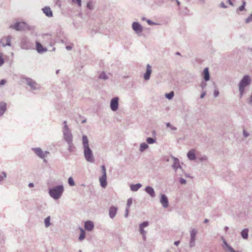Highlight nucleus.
<instances>
[{
    "mask_svg": "<svg viewBox=\"0 0 252 252\" xmlns=\"http://www.w3.org/2000/svg\"><path fill=\"white\" fill-rule=\"evenodd\" d=\"M82 145L83 153L85 159L89 162L93 163L95 161L94 157L92 150L89 147V139L85 135L82 136Z\"/></svg>",
    "mask_w": 252,
    "mask_h": 252,
    "instance_id": "nucleus-1",
    "label": "nucleus"
},
{
    "mask_svg": "<svg viewBox=\"0 0 252 252\" xmlns=\"http://www.w3.org/2000/svg\"><path fill=\"white\" fill-rule=\"evenodd\" d=\"M64 191L63 185H58L49 189V195L55 200L61 197Z\"/></svg>",
    "mask_w": 252,
    "mask_h": 252,
    "instance_id": "nucleus-2",
    "label": "nucleus"
},
{
    "mask_svg": "<svg viewBox=\"0 0 252 252\" xmlns=\"http://www.w3.org/2000/svg\"><path fill=\"white\" fill-rule=\"evenodd\" d=\"M251 78L249 75H246L243 76L239 83V91L240 97H242L245 92V88L250 85Z\"/></svg>",
    "mask_w": 252,
    "mask_h": 252,
    "instance_id": "nucleus-3",
    "label": "nucleus"
},
{
    "mask_svg": "<svg viewBox=\"0 0 252 252\" xmlns=\"http://www.w3.org/2000/svg\"><path fill=\"white\" fill-rule=\"evenodd\" d=\"M9 28L18 31H24L27 29L30 30L31 29V27L24 22H17L13 25H10Z\"/></svg>",
    "mask_w": 252,
    "mask_h": 252,
    "instance_id": "nucleus-4",
    "label": "nucleus"
},
{
    "mask_svg": "<svg viewBox=\"0 0 252 252\" xmlns=\"http://www.w3.org/2000/svg\"><path fill=\"white\" fill-rule=\"evenodd\" d=\"M20 47L24 50L31 49L33 47V43L29 38L25 36L21 39Z\"/></svg>",
    "mask_w": 252,
    "mask_h": 252,
    "instance_id": "nucleus-5",
    "label": "nucleus"
},
{
    "mask_svg": "<svg viewBox=\"0 0 252 252\" xmlns=\"http://www.w3.org/2000/svg\"><path fill=\"white\" fill-rule=\"evenodd\" d=\"M63 132L64 140L66 141V142H69L70 144L71 141H73V136L68 126L67 125H65L64 126Z\"/></svg>",
    "mask_w": 252,
    "mask_h": 252,
    "instance_id": "nucleus-6",
    "label": "nucleus"
},
{
    "mask_svg": "<svg viewBox=\"0 0 252 252\" xmlns=\"http://www.w3.org/2000/svg\"><path fill=\"white\" fill-rule=\"evenodd\" d=\"M25 83L29 86L30 87L31 89L32 90H37L40 88V86L39 84H37L35 81L33 80L32 79L30 78H25Z\"/></svg>",
    "mask_w": 252,
    "mask_h": 252,
    "instance_id": "nucleus-7",
    "label": "nucleus"
},
{
    "mask_svg": "<svg viewBox=\"0 0 252 252\" xmlns=\"http://www.w3.org/2000/svg\"><path fill=\"white\" fill-rule=\"evenodd\" d=\"M197 231L195 229H192L190 231V240L189 245L190 248H192L195 245V239L197 234Z\"/></svg>",
    "mask_w": 252,
    "mask_h": 252,
    "instance_id": "nucleus-8",
    "label": "nucleus"
},
{
    "mask_svg": "<svg viewBox=\"0 0 252 252\" xmlns=\"http://www.w3.org/2000/svg\"><path fill=\"white\" fill-rule=\"evenodd\" d=\"M12 38V36L11 35L4 36L1 38L0 40V42L2 45V47H5L6 46H11V40Z\"/></svg>",
    "mask_w": 252,
    "mask_h": 252,
    "instance_id": "nucleus-9",
    "label": "nucleus"
},
{
    "mask_svg": "<svg viewBox=\"0 0 252 252\" xmlns=\"http://www.w3.org/2000/svg\"><path fill=\"white\" fill-rule=\"evenodd\" d=\"M119 100L118 97H113L110 101V108L113 111H116L118 109L119 106Z\"/></svg>",
    "mask_w": 252,
    "mask_h": 252,
    "instance_id": "nucleus-10",
    "label": "nucleus"
},
{
    "mask_svg": "<svg viewBox=\"0 0 252 252\" xmlns=\"http://www.w3.org/2000/svg\"><path fill=\"white\" fill-rule=\"evenodd\" d=\"M132 29L137 34H140L143 32L142 26L137 22H134L132 24Z\"/></svg>",
    "mask_w": 252,
    "mask_h": 252,
    "instance_id": "nucleus-11",
    "label": "nucleus"
},
{
    "mask_svg": "<svg viewBox=\"0 0 252 252\" xmlns=\"http://www.w3.org/2000/svg\"><path fill=\"white\" fill-rule=\"evenodd\" d=\"M160 203L161 204L162 207L164 208H167L168 207L169 201L167 197L164 194H160Z\"/></svg>",
    "mask_w": 252,
    "mask_h": 252,
    "instance_id": "nucleus-12",
    "label": "nucleus"
},
{
    "mask_svg": "<svg viewBox=\"0 0 252 252\" xmlns=\"http://www.w3.org/2000/svg\"><path fill=\"white\" fill-rule=\"evenodd\" d=\"M32 150L38 157L41 158H44L47 154H49L48 152H43L42 149L40 148H32Z\"/></svg>",
    "mask_w": 252,
    "mask_h": 252,
    "instance_id": "nucleus-13",
    "label": "nucleus"
},
{
    "mask_svg": "<svg viewBox=\"0 0 252 252\" xmlns=\"http://www.w3.org/2000/svg\"><path fill=\"white\" fill-rule=\"evenodd\" d=\"M172 157V158L173 159V160H174V163L172 165V167L175 170V171L176 172L177 171V170L179 168V169H181V166H180V161H179V160L176 158H175L173 156H171Z\"/></svg>",
    "mask_w": 252,
    "mask_h": 252,
    "instance_id": "nucleus-14",
    "label": "nucleus"
},
{
    "mask_svg": "<svg viewBox=\"0 0 252 252\" xmlns=\"http://www.w3.org/2000/svg\"><path fill=\"white\" fill-rule=\"evenodd\" d=\"M36 49L38 53L41 54L47 51L46 48L43 46L38 41H36Z\"/></svg>",
    "mask_w": 252,
    "mask_h": 252,
    "instance_id": "nucleus-15",
    "label": "nucleus"
},
{
    "mask_svg": "<svg viewBox=\"0 0 252 252\" xmlns=\"http://www.w3.org/2000/svg\"><path fill=\"white\" fill-rule=\"evenodd\" d=\"M151 72V66L149 64H148L147 65L146 71L144 74V78L145 80H148L150 79Z\"/></svg>",
    "mask_w": 252,
    "mask_h": 252,
    "instance_id": "nucleus-16",
    "label": "nucleus"
},
{
    "mask_svg": "<svg viewBox=\"0 0 252 252\" xmlns=\"http://www.w3.org/2000/svg\"><path fill=\"white\" fill-rule=\"evenodd\" d=\"M118 211V208L115 206H111L109 208V216L110 218L113 219L116 216Z\"/></svg>",
    "mask_w": 252,
    "mask_h": 252,
    "instance_id": "nucleus-17",
    "label": "nucleus"
},
{
    "mask_svg": "<svg viewBox=\"0 0 252 252\" xmlns=\"http://www.w3.org/2000/svg\"><path fill=\"white\" fill-rule=\"evenodd\" d=\"M84 227L87 230L90 231L92 230L94 227V223L90 220L87 221L85 223Z\"/></svg>",
    "mask_w": 252,
    "mask_h": 252,
    "instance_id": "nucleus-18",
    "label": "nucleus"
},
{
    "mask_svg": "<svg viewBox=\"0 0 252 252\" xmlns=\"http://www.w3.org/2000/svg\"><path fill=\"white\" fill-rule=\"evenodd\" d=\"M145 191L148 194H149L151 196V197H155L156 196V193H155V190L152 187H151L150 186L147 187L145 189Z\"/></svg>",
    "mask_w": 252,
    "mask_h": 252,
    "instance_id": "nucleus-19",
    "label": "nucleus"
},
{
    "mask_svg": "<svg viewBox=\"0 0 252 252\" xmlns=\"http://www.w3.org/2000/svg\"><path fill=\"white\" fill-rule=\"evenodd\" d=\"M187 157L190 160H193L195 159V150L191 149V150L189 151L187 153Z\"/></svg>",
    "mask_w": 252,
    "mask_h": 252,
    "instance_id": "nucleus-20",
    "label": "nucleus"
},
{
    "mask_svg": "<svg viewBox=\"0 0 252 252\" xmlns=\"http://www.w3.org/2000/svg\"><path fill=\"white\" fill-rule=\"evenodd\" d=\"M43 13L48 17L53 16L52 11L49 6H45L42 9Z\"/></svg>",
    "mask_w": 252,
    "mask_h": 252,
    "instance_id": "nucleus-21",
    "label": "nucleus"
},
{
    "mask_svg": "<svg viewBox=\"0 0 252 252\" xmlns=\"http://www.w3.org/2000/svg\"><path fill=\"white\" fill-rule=\"evenodd\" d=\"M106 178L107 177H104V176H101L99 179V182L100 184V186L101 187L105 188L107 186V182H106Z\"/></svg>",
    "mask_w": 252,
    "mask_h": 252,
    "instance_id": "nucleus-22",
    "label": "nucleus"
},
{
    "mask_svg": "<svg viewBox=\"0 0 252 252\" xmlns=\"http://www.w3.org/2000/svg\"><path fill=\"white\" fill-rule=\"evenodd\" d=\"M142 187V185L140 183H137L134 185H131L130 186V189L132 191H137L141 187Z\"/></svg>",
    "mask_w": 252,
    "mask_h": 252,
    "instance_id": "nucleus-23",
    "label": "nucleus"
},
{
    "mask_svg": "<svg viewBox=\"0 0 252 252\" xmlns=\"http://www.w3.org/2000/svg\"><path fill=\"white\" fill-rule=\"evenodd\" d=\"M6 104L4 102H0V116H2L6 110Z\"/></svg>",
    "mask_w": 252,
    "mask_h": 252,
    "instance_id": "nucleus-24",
    "label": "nucleus"
},
{
    "mask_svg": "<svg viewBox=\"0 0 252 252\" xmlns=\"http://www.w3.org/2000/svg\"><path fill=\"white\" fill-rule=\"evenodd\" d=\"M204 79L205 81H207L210 79V74L208 68L206 67L204 69Z\"/></svg>",
    "mask_w": 252,
    "mask_h": 252,
    "instance_id": "nucleus-25",
    "label": "nucleus"
},
{
    "mask_svg": "<svg viewBox=\"0 0 252 252\" xmlns=\"http://www.w3.org/2000/svg\"><path fill=\"white\" fill-rule=\"evenodd\" d=\"M149 148V146L147 144H146L145 142L142 143L140 145L139 147V151L140 152H143L145 151L146 149H147Z\"/></svg>",
    "mask_w": 252,
    "mask_h": 252,
    "instance_id": "nucleus-26",
    "label": "nucleus"
},
{
    "mask_svg": "<svg viewBox=\"0 0 252 252\" xmlns=\"http://www.w3.org/2000/svg\"><path fill=\"white\" fill-rule=\"evenodd\" d=\"M248 232H249V229L248 228H245L241 231V236L243 239H247L248 238Z\"/></svg>",
    "mask_w": 252,
    "mask_h": 252,
    "instance_id": "nucleus-27",
    "label": "nucleus"
},
{
    "mask_svg": "<svg viewBox=\"0 0 252 252\" xmlns=\"http://www.w3.org/2000/svg\"><path fill=\"white\" fill-rule=\"evenodd\" d=\"M80 230L81 233H80V236L78 238V239L80 241H82L85 239L86 233H85V230L83 228H80Z\"/></svg>",
    "mask_w": 252,
    "mask_h": 252,
    "instance_id": "nucleus-28",
    "label": "nucleus"
},
{
    "mask_svg": "<svg viewBox=\"0 0 252 252\" xmlns=\"http://www.w3.org/2000/svg\"><path fill=\"white\" fill-rule=\"evenodd\" d=\"M50 220H51V218L50 216H48L45 219L44 222L45 227L47 228L50 226V225H51Z\"/></svg>",
    "mask_w": 252,
    "mask_h": 252,
    "instance_id": "nucleus-29",
    "label": "nucleus"
},
{
    "mask_svg": "<svg viewBox=\"0 0 252 252\" xmlns=\"http://www.w3.org/2000/svg\"><path fill=\"white\" fill-rule=\"evenodd\" d=\"M222 241L223 243V245H222L223 249L224 250H227L229 248H230L231 246L229 245L226 241V240L222 238Z\"/></svg>",
    "mask_w": 252,
    "mask_h": 252,
    "instance_id": "nucleus-30",
    "label": "nucleus"
},
{
    "mask_svg": "<svg viewBox=\"0 0 252 252\" xmlns=\"http://www.w3.org/2000/svg\"><path fill=\"white\" fill-rule=\"evenodd\" d=\"M146 142L149 144H153L156 142V139L152 137H148L146 139Z\"/></svg>",
    "mask_w": 252,
    "mask_h": 252,
    "instance_id": "nucleus-31",
    "label": "nucleus"
},
{
    "mask_svg": "<svg viewBox=\"0 0 252 252\" xmlns=\"http://www.w3.org/2000/svg\"><path fill=\"white\" fill-rule=\"evenodd\" d=\"M99 78L100 79L106 80L108 79V76L106 74V73L104 72H102L99 75Z\"/></svg>",
    "mask_w": 252,
    "mask_h": 252,
    "instance_id": "nucleus-32",
    "label": "nucleus"
},
{
    "mask_svg": "<svg viewBox=\"0 0 252 252\" xmlns=\"http://www.w3.org/2000/svg\"><path fill=\"white\" fill-rule=\"evenodd\" d=\"M67 143L68 145V150L69 151V152H72L73 151V149H74L73 144L72 141H71L70 144L69 142H67Z\"/></svg>",
    "mask_w": 252,
    "mask_h": 252,
    "instance_id": "nucleus-33",
    "label": "nucleus"
},
{
    "mask_svg": "<svg viewBox=\"0 0 252 252\" xmlns=\"http://www.w3.org/2000/svg\"><path fill=\"white\" fill-rule=\"evenodd\" d=\"M94 3L92 1H89L87 3V7L88 9L92 10L94 9Z\"/></svg>",
    "mask_w": 252,
    "mask_h": 252,
    "instance_id": "nucleus-34",
    "label": "nucleus"
},
{
    "mask_svg": "<svg viewBox=\"0 0 252 252\" xmlns=\"http://www.w3.org/2000/svg\"><path fill=\"white\" fill-rule=\"evenodd\" d=\"M174 93L173 92H171L168 94H166L165 96L168 99H171L173 97Z\"/></svg>",
    "mask_w": 252,
    "mask_h": 252,
    "instance_id": "nucleus-35",
    "label": "nucleus"
},
{
    "mask_svg": "<svg viewBox=\"0 0 252 252\" xmlns=\"http://www.w3.org/2000/svg\"><path fill=\"white\" fill-rule=\"evenodd\" d=\"M68 183L71 186H74L75 185L74 181L72 177H69L68 179Z\"/></svg>",
    "mask_w": 252,
    "mask_h": 252,
    "instance_id": "nucleus-36",
    "label": "nucleus"
},
{
    "mask_svg": "<svg viewBox=\"0 0 252 252\" xmlns=\"http://www.w3.org/2000/svg\"><path fill=\"white\" fill-rule=\"evenodd\" d=\"M101 170H102V176H104V177H107V175H106V168H105V167L104 165H101Z\"/></svg>",
    "mask_w": 252,
    "mask_h": 252,
    "instance_id": "nucleus-37",
    "label": "nucleus"
},
{
    "mask_svg": "<svg viewBox=\"0 0 252 252\" xmlns=\"http://www.w3.org/2000/svg\"><path fill=\"white\" fill-rule=\"evenodd\" d=\"M149 225L148 221H144L139 225V228H144L147 227Z\"/></svg>",
    "mask_w": 252,
    "mask_h": 252,
    "instance_id": "nucleus-38",
    "label": "nucleus"
},
{
    "mask_svg": "<svg viewBox=\"0 0 252 252\" xmlns=\"http://www.w3.org/2000/svg\"><path fill=\"white\" fill-rule=\"evenodd\" d=\"M166 125L167 127H170L172 130H176L177 129L176 127L172 126L169 123H167Z\"/></svg>",
    "mask_w": 252,
    "mask_h": 252,
    "instance_id": "nucleus-39",
    "label": "nucleus"
},
{
    "mask_svg": "<svg viewBox=\"0 0 252 252\" xmlns=\"http://www.w3.org/2000/svg\"><path fill=\"white\" fill-rule=\"evenodd\" d=\"M72 1L75 3H76L79 7H81L82 5L81 0H71Z\"/></svg>",
    "mask_w": 252,
    "mask_h": 252,
    "instance_id": "nucleus-40",
    "label": "nucleus"
},
{
    "mask_svg": "<svg viewBox=\"0 0 252 252\" xmlns=\"http://www.w3.org/2000/svg\"><path fill=\"white\" fill-rule=\"evenodd\" d=\"M4 63V60L2 58V53L0 52V66H1Z\"/></svg>",
    "mask_w": 252,
    "mask_h": 252,
    "instance_id": "nucleus-41",
    "label": "nucleus"
},
{
    "mask_svg": "<svg viewBox=\"0 0 252 252\" xmlns=\"http://www.w3.org/2000/svg\"><path fill=\"white\" fill-rule=\"evenodd\" d=\"M132 203V198H128L127 201V204H126L127 208H129L131 206Z\"/></svg>",
    "mask_w": 252,
    "mask_h": 252,
    "instance_id": "nucleus-42",
    "label": "nucleus"
},
{
    "mask_svg": "<svg viewBox=\"0 0 252 252\" xmlns=\"http://www.w3.org/2000/svg\"><path fill=\"white\" fill-rule=\"evenodd\" d=\"M226 252H241L240 251H235L232 247L229 248L227 250H225Z\"/></svg>",
    "mask_w": 252,
    "mask_h": 252,
    "instance_id": "nucleus-43",
    "label": "nucleus"
},
{
    "mask_svg": "<svg viewBox=\"0 0 252 252\" xmlns=\"http://www.w3.org/2000/svg\"><path fill=\"white\" fill-rule=\"evenodd\" d=\"M200 87L202 90L205 89L207 86V83L205 82L202 81L200 85Z\"/></svg>",
    "mask_w": 252,
    "mask_h": 252,
    "instance_id": "nucleus-44",
    "label": "nucleus"
},
{
    "mask_svg": "<svg viewBox=\"0 0 252 252\" xmlns=\"http://www.w3.org/2000/svg\"><path fill=\"white\" fill-rule=\"evenodd\" d=\"M2 174L3 175V176L1 175H0V182L2 181L3 179V178L6 177V174L4 172H2Z\"/></svg>",
    "mask_w": 252,
    "mask_h": 252,
    "instance_id": "nucleus-45",
    "label": "nucleus"
},
{
    "mask_svg": "<svg viewBox=\"0 0 252 252\" xmlns=\"http://www.w3.org/2000/svg\"><path fill=\"white\" fill-rule=\"evenodd\" d=\"M208 159V158L206 156H203L199 158L200 161H206Z\"/></svg>",
    "mask_w": 252,
    "mask_h": 252,
    "instance_id": "nucleus-46",
    "label": "nucleus"
},
{
    "mask_svg": "<svg viewBox=\"0 0 252 252\" xmlns=\"http://www.w3.org/2000/svg\"><path fill=\"white\" fill-rule=\"evenodd\" d=\"M179 182L181 184H185L187 182L186 180L182 178L179 179Z\"/></svg>",
    "mask_w": 252,
    "mask_h": 252,
    "instance_id": "nucleus-47",
    "label": "nucleus"
},
{
    "mask_svg": "<svg viewBox=\"0 0 252 252\" xmlns=\"http://www.w3.org/2000/svg\"><path fill=\"white\" fill-rule=\"evenodd\" d=\"M219 94V90L216 89L214 90V96L215 97H216L218 96V95Z\"/></svg>",
    "mask_w": 252,
    "mask_h": 252,
    "instance_id": "nucleus-48",
    "label": "nucleus"
},
{
    "mask_svg": "<svg viewBox=\"0 0 252 252\" xmlns=\"http://www.w3.org/2000/svg\"><path fill=\"white\" fill-rule=\"evenodd\" d=\"M139 231L142 235L146 234V231L143 228H139Z\"/></svg>",
    "mask_w": 252,
    "mask_h": 252,
    "instance_id": "nucleus-49",
    "label": "nucleus"
},
{
    "mask_svg": "<svg viewBox=\"0 0 252 252\" xmlns=\"http://www.w3.org/2000/svg\"><path fill=\"white\" fill-rule=\"evenodd\" d=\"M243 134L246 137H248L250 135V134L249 133V132L246 131L245 129L243 130Z\"/></svg>",
    "mask_w": 252,
    "mask_h": 252,
    "instance_id": "nucleus-50",
    "label": "nucleus"
},
{
    "mask_svg": "<svg viewBox=\"0 0 252 252\" xmlns=\"http://www.w3.org/2000/svg\"><path fill=\"white\" fill-rule=\"evenodd\" d=\"M6 83V80L5 79H2L0 81V86L4 85Z\"/></svg>",
    "mask_w": 252,
    "mask_h": 252,
    "instance_id": "nucleus-51",
    "label": "nucleus"
},
{
    "mask_svg": "<svg viewBox=\"0 0 252 252\" xmlns=\"http://www.w3.org/2000/svg\"><path fill=\"white\" fill-rule=\"evenodd\" d=\"M147 22L148 24L150 25H154L156 24V23H155L153 21H151L150 20H147Z\"/></svg>",
    "mask_w": 252,
    "mask_h": 252,
    "instance_id": "nucleus-52",
    "label": "nucleus"
},
{
    "mask_svg": "<svg viewBox=\"0 0 252 252\" xmlns=\"http://www.w3.org/2000/svg\"><path fill=\"white\" fill-rule=\"evenodd\" d=\"M245 7L243 5L240 6L238 9V10H239V11H244V10H245Z\"/></svg>",
    "mask_w": 252,
    "mask_h": 252,
    "instance_id": "nucleus-53",
    "label": "nucleus"
},
{
    "mask_svg": "<svg viewBox=\"0 0 252 252\" xmlns=\"http://www.w3.org/2000/svg\"><path fill=\"white\" fill-rule=\"evenodd\" d=\"M128 208H127L126 209V211H125V217L126 218L128 216Z\"/></svg>",
    "mask_w": 252,
    "mask_h": 252,
    "instance_id": "nucleus-54",
    "label": "nucleus"
},
{
    "mask_svg": "<svg viewBox=\"0 0 252 252\" xmlns=\"http://www.w3.org/2000/svg\"><path fill=\"white\" fill-rule=\"evenodd\" d=\"M206 92H205V91H204V92H203L201 93V95H200V98H203L205 96V95H206Z\"/></svg>",
    "mask_w": 252,
    "mask_h": 252,
    "instance_id": "nucleus-55",
    "label": "nucleus"
},
{
    "mask_svg": "<svg viewBox=\"0 0 252 252\" xmlns=\"http://www.w3.org/2000/svg\"><path fill=\"white\" fill-rule=\"evenodd\" d=\"M220 7L224 8H226L227 7V6L225 5V4L223 2H221L220 3Z\"/></svg>",
    "mask_w": 252,
    "mask_h": 252,
    "instance_id": "nucleus-56",
    "label": "nucleus"
},
{
    "mask_svg": "<svg viewBox=\"0 0 252 252\" xmlns=\"http://www.w3.org/2000/svg\"><path fill=\"white\" fill-rule=\"evenodd\" d=\"M65 48L67 50L70 51L72 49V47L71 46H66Z\"/></svg>",
    "mask_w": 252,
    "mask_h": 252,
    "instance_id": "nucleus-57",
    "label": "nucleus"
},
{
    "mask_svg": "<svg viewBox=\"0 0 252 252\" xmlns=\"http://www.w3.org/2000/svg\"><path fill=\"white\" fill-rule=\"evenodd\" d=\"M29 187L30 188H32V187H34V184H33V183H29Z\"/></svg>",
    "mask_w": 252,
    "mask_h": 252,
    "instance_id": "nucleus-58",
    "label": "nucleus"
},
{
    "mask_svg": "<svg viewBox=\"0 0 252 252\" xmlns=\"http://www.w3.org/2000/svg\"><path fill=\"white\" fill-rule=\"evenodd\" d=\"M142 238H143L144 241H146V234H142Z\"/></svg>",
    "mask_w": 252,
    "mask_h": 252,
    "instance_id": "nucleus-59",
    "label": "nucleus"
},
{
    "mask_svg": "<svg viewBox=\"0 0 252 252\" xmlns=\"http://www.w3.org/2000/svg\"><path fill=\"white\" fill-rule=\"evenodd\" d=\"M179 244H180L179 241H177L174 242V244L177 246H178Z\"/></svg>",
    "mask_w": 252,
    "mask_h": 252,
    "instance_id": "nucleus-60",
    "label": "nucleus"
},
{
    "mask_svg": "<svg viewBox=\"0 0 252 252\" xmlns=\"http://www.w3.org/2000/svg\"><path fill=\"white\" fill-rule=\"evenodd\" d=\"M249 102L250 104H252V95L250 98Z\"/></svg>",
    "mask_w": 252,
    "mask_h": 252,
    "instance_id": "nucleus-61",
    "label": "nucleus"
},
{
    "mask_svg": "<svg viewBox=\"0 0 252 252\" xmlns=\"http://www.w3.org/2000/svg\"><path fill=\"white\" fill-rule=\"evenodd\" d=\"M228 2L229 3V4L231 5H233V2L231 1V0H227Z\"/></svg>",
    "mask_w": 252,
    "mask_h": 252,
    "instance_id": "nucleus-62",
    "label": "nucleus"
},
{
    "mask_svg": "<svg viewBox=\"0 0 252 252\" xmlns=\"http://www.w3.org/2000/svg\"><path fill=\"white\" fill-rule=\"evenodd\" d=\"M246 4V1H243V2H242V5H243L244 7H245Z\"/></svg>",
    "mask_w": 252,
    "mask_h": 252,
    "instance_id": "nucleus-63",
    "label": "nucleus"
},
{
    "mask_svg": "<svg viewBox=\"0 0 252 252\" xmlns=\"http://www.w3.org/2000/svg\"><path fill=\"white\" fill-rule=\"evenodd\" d=\"M44 36H46L47 37H48L49 38L51 37V35L48 34H45Z\"/></svg>",
    "mask_w": 252,
    "mask_h": 252,
    "instance_id": "nucleus-64",
    "label": "nucleus"
}]
</instances>
